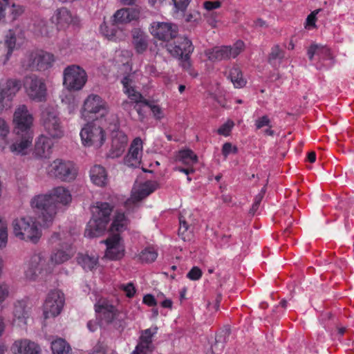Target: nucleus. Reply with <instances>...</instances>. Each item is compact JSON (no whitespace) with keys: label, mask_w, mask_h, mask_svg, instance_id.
Here are the masks:
<instances>
[{"label":"nucleus","mask_w":354,"mask_h":354,"mask_svg":"<svg viewBox=\"0 0 354 354\" xmlns=\"http://www.w3.org/2000/svg\"><path fill=\"white\" fill-rule=\"evenodd\" d=\"M75 240L69 232L53 233L49 243L57 248L52 251L49 259L46 253L41 250L31 252L24 261L22 279L31 283L46 280L54 270V267L68 261L75 254L72 244Z\"/></svg>","instance_id":"obj_1"},{"label":"nucleus","mask_w":354,"mask_h":354,"mask_svg":"<svg viewBox=\"0 0 354 354\" xmlns=\"http://www.w3.org/2000/svg\"><path fill=\"white\" fill-rule=\"evenodd\" d=\"M140 11L136 8H122L113 16L112 23L109 25L104 22L100 25V32L109 40L120 41L127 37L126 31L120 25L136 20L139 17Z\"/></svg>","instance_id":"obj_2"},{"label":"nucleus","mask_w":354,"mask_h":354,"mask_svg":"<svg viewBox=\"0 0 354 354\" xmlns=\"http://www.w3.org/2000/svg\"><path fill=\"white\" fill-rule=\"evenodd\" d=\"M112 207L108 203L97 202L92 207V218L88 221L84 235L88 238L102 235L110 221Z\"/></svg>","instance_id":"obj_3"},{"label":"nucleus","mask_w":354,"mask_h":354,"mask_svg":"<svg viewBox=\"0 0 354 354\" xmlns=\"http://www.w3.org/2000/svg\"><path fill=\"white\" fill-rule=\"evenodd\" d=\"M14 236L19 240L36 244L40 240L42 232L36 220L28 216L17 217L12 221Z\"/></svg>","instance_id":"obj_4"},{"label":"nucleus","mask_w":354,"mask_h":354,"mask_svg":"<svg viewBox=\"0 0 354 354\" xmlns=\"http://www.w3.org/2000/svg\"><path fill=\"white\" fill-rule=\"evenodd\" d=\"M121 82L123 85L124 92L133 102L136 104L135 108L140 119L144 118L142 106L149 107L153 116L158 120H160L164 117V112L160 106L149 103L143 99L142 95L138 91H136L131 75L124 77Z\"/></svg>","instance_id":"obj_5"},{"label":"nucleus","mask_w":354,"mask_h":354,"mask_svg":"<svg viewBox=\"0 0 354 354\" xmlns=\"http://www.w3.org/2000/svg\"><path fill=\"white\" fill-rule=\"evenodd\" d=\"M31 209L38 214L44 227L50 226L57 213L48 192L34 196L30 201Z\"/></svg>","instance_id":"obj_6"},{"label":"nucleus","mask_w":354,"mask_h":354,"mask_svg":"<svg viewBox=\"0 0 354 354\" xmlns=\"http://www.w3.org/2000/svg\"><path fill=\"white\" fill-rule=\"evenodd\" d=\"M24 91L28 98L36 102H45L48 96L45 80L37 75H26L23 80Z\"/></svg>","instance_id":"obj_7"},{"label":"nucleus","mask_w":354,"mask_h":354,"mask_svg":"<svg viewBox=\"0 0 354 354\" xmlns=\"http://www.w3.org/2000/svg\"><path fill=\"white\" fill-rule=\"evenodd\" d=\"M54 55L43 50H35L27 53L21 62L25 70L43 71L53 66Z\"/></svg>","instance_id":"obj_8"},{"label":"nucleus","mask_w":354,"mask_h":354,"mask_svg":"<svg viewBox=\"0 0 354 354\" xmlns=\"http://www.w3.org/2000/svg\"><path fill=\"white\" fill-rule=\"evenodd\" d=\"M80 136L82 144L86 147L100 148L106 141L104 129L96 122H88L81 129Z\"/></svg>","instance_id":"obj_9"},{"label":"nucleus","mask_w":354,"mask_h":354,"mask_svg":"<svg viewBox=\"0 0 354 354\" xmlns=\"http://www.w3.org/2000/svg\"><path fill=\"white\" fill-rule=\"evenodd\" d=\"M167 50L173 56L178 58L183 68L188 70L191 67L190 55L194 50L192 41L186 37H178L174 44H167Z\"/></svg>","instance_id":"obj_10"},{"label":"nucleus","mask_w":354,"mask_h":354,"mask_svg":"<svg viewBox=\"0 0 354 354\" xmlns=\"http://www.w3.org/2000/svg\"><path fill=\"white\" fill-rule=\"evenodd\" d=\"M307 54L318 70L330 68L335 64V57L326 46L313 44L308 49Z\"/></svg>","instance_id":"obj_11"},{"label":"nucleus","mask_w":354,"mask_h":354,"mask_svg":"<svg viewBox=\"0 0 354 354\" xmlns=\"http://www.w3.org/2000/svg\"><path fill=\"white\" fill-rule=\"evenodd\" d=\"M87 82L85 70L78 65L72 64L63 71V84L69 91L81 90Z\"/></svg>","instance_id":"obj_12"},{"label":"nucleus","mask_w":354,"mask_h":354,"mask_svg":"<svg viewBox=\"0 0 354 354\" xmlns=\"http://www.w3.org/2000/svg\"><path fill=\"white\" fill-rule=\"evenodd\" d=\"M47 172L62 181L71 182L77 177V168L71 161L56 159L49 165Z\"/></svg>","instance_id":"obj_13"},{"label":"nucleus","mask_w":354,"mask_h":354,"mask_svg":"<svg viewBox=\"0 0 354 354\" xmlns=\"http://www.w3.org/2000/svg\"><path fill=\"white\" fill-rule=\"evenodd\" d=\"M65 304L64 294L58 289L50 290L43 304V315L45 319L57 317L62 311Z\"/></svg>","instance_id":"obj_14"},{"label":"nucleus","mask_w":354,"mask_h":354,"mask_svg":"<svg viewBox=\"0 0 354 354\" xmlns=\"http://www.w3.org/2000/svg\"><path fill=\"white\" fill-rule=\"evenodd\" d=\"M42 125L46 133L53 138H60L64 136V129L54 107H46L41 113Z\"/></svg>","instance_id":"obj_15"},{"label":"nucleus","mask_w":354,"mask_h":354,"mask_svg":"<svg viewBox=\"0 0 354 354\" xmlns=\"http://www.w3.org/2000/svg\"><path fill=\"white\" fill-rule=\"evenodd\" d=\"M244 43L239 40L232 46L214 47L205 51V56L211 62L222 61L236 57L244 49Z\"/></svg>","instance_id":"obj_16"},{"label":"nucleus","mask_w":354,"mask_h":354,"mask_svg":"<svg viewBox=\"0 0 354 354\" xmlns=\"http://www.w3.org/2000/svg\"><path fill=\"white\" fill-rule=\"evenodd\" d=\"M109 111L107 102L100 96L95 94L89 95L84 102L81 110V118L86 119L89 113L99 115L101 118L105 117Z\"/></svg>","instance_id":"obj_17"},{"label":"nucleus","mask_w":354,"mask_h":354,"mask_svg":"<svg viewBox=\"0 0 354 354\" xmlns=\"http://www.w3.org/2000/svg\"><path fill=\"white\" fill-rule=\"evenodd\" d=\"M158 187V184L154 180H147L143 183L136 182L132 189L131 195L125 203L127 209L131 206L136 207V204L149 196Z\"/></svg>","instance_id":"obj_18"},{"label":"nucleus","mask_w":354,"mask_h":354,"mask_svg":"<svg viewBox=\"0 0 354 354\" xmlns=\"http://www.w3.org/2000/svg\"><path fill=\"white\" fill-rule=\"evenodd\" d=\"M149 31L153 37L169 41L170 39L176 38L178 28L177 25L171 22L155 21L150 24Z\"/></svg>","instance_id":"obj_19"},{"label":"nucleus","mask_w":354,"mask_h":354,"mask_svg":"<svg viewBox=\"0 0 354 354\" xmlns=\"http://www.w3.org/2000/svg\"><path fill=\"white\" fill-rule=\"evenodd\" d=\"M33 121V115L26 105L20 104L17 106L13 114V123L15 125L17 135L26 131H32L31 127Z\"/></svg>","instance_id":"obj_20"},{"label":"nucleus","mask_w":354,"mask_h":354,"mask_svg":"<svg viewBox=\"0 0 354 354\" xmlns=\"http://www.w3.org/2000/svg\"><path fill=\"white\" fill-rule=\"evenodd\" d=\"M143 147L144 142L141 138L136 137L133 138L130 143L127 154L123 158L124 165L132 168L139 167L142 163Z\"/></svg>","instance_id":"obj_21"},{"label":"nucleus","mask_w":354,"mask_h":354,"mask_svg":"<svg viewBox=\"0 0 354 354\" xmlns=\"http://www.w3.org/2000/svg\"><path fill=\"white\" fill-rule=\"evenodd\" d=\"M102 243L106 245L105 258L116 261L121 259L124 256V245L120 234H113L105 241H102Z\"/></svg>","instance_id":"obj_22"},{"label":"nucleus","mask_w":354,"mask_h":354,"mask_svg":"<svg viewBox=\"0 0 354 354\" xmlns=\"http://www.w3.org/2000/svg\"><path fill=\"white\" fill-rule=\"evenodd\" d=\"M128 142V136L124 131L119 129L113 131L111 145L107 156L113 159L120 157L124 153Z\"/></svg>","instance_id":"obj_23"},{"label":"nucleus","mask_w":354,"mask_h":354,"mask_svg":"<svg viewBox=\"0 0 354 354\" xmlns=\"http://www.w3.org/2000/svg\"><path fill=\"white\" fill-rule=\"evenodd\" d=\"M53 205H56V212H59L62 208L67 207L72 202L71 191L64 186H57L52 188L48 192Z\"/></svg>","instance_id":"obj_24"},{"label":"nucleus","mask_w":354,"mask_h":354,"mask_svg":"<svg viewBox=\"0 0 354 354\" xmlns=\"http://www.w3.org/2000/svg\"><path fill=\"white\" fill-rule=\"evenodd\" d=\"M21 86V80L17 78L0 80V103L4 100L11 102Z\"/></svg>","instance_id":"obj_25"},{"label":"nucleus","mask_w":354,"mask_h":354,"mask_svg":"<svg viewBox=\"0 0 354 354\" xmlns=\"http://www.w3.org/2000/svg\"><path fill=\"white\" fill-rule=\"evenodd\" d=\"M95 310L97 316L105 323H112L119 316L116 308L104 299H100L95 304Z\"/></svg>","instance_id":"obj_26"},{"label":"nucleus","mask_w":354,"mask_h":354,"mask_svg":"<svg viewBox=\"0 0 354 354\" xmlns=\"http://www.w3.org/2000/svg\"><path fill=\"white\" fill-rule=\"evenodd\" d=\"M157 327L147 328L142 332L140 341L131 354H150L153 349V336L157 333Z\"/></svg>","instance_id":"obj_27"},{"label":"nucleus","mask_w":354,"mask_h":354,"mask_svg":"<svg viewBox=\"0 0 354 354\" xmlns=\"http://www.w3.org/2000/svg\"><path fill=\"white\" fill-rule=\"evenodd\" d=\"M53 145L50 138L41 135L35 140L32 156L38 159L49 158L53 153Z\"/></svg>","instance_id":"obj_28"},{"label":"nucleus","mask_w":354,"mask_h":354,"mask_svg":"<svg viewBox=\"0 0 354 354\" xmlns=\"http://www.w3.org/2000/svg\"><path fill=\"white\" fill-rule=\"evenodd\" d=\"M19 139L10 146V150L15 155H27L32 147L33 132L26 131L17 135Z\"/></svg>","instance_id":"obj_29"},{"label":"nucleus","mask_w":354,"mask_h":354,"mask_svg":"<svg viewBox=\"0 0 354 354\" xmlns=\"http://www.w3.org/2000/svg\"><path fill=\"white\" fill-rule=\"evenodd\" d=\"M13 324L22 327L27 324L30 316V308L28 306V299L18 300L14 304Z\"/></svg>","instance_id":"obj_30"},{"label":"nucleus","mask_w":354,"mask_h":354,"mask_svg":"<svg viewBox=\"0 0 354 354\" xmlns=\"http://www.w3.org/2000/svg\"><path fill=\"white\" fill-rule=\"evenodd\" d=\"M52 19L59 28H64L70 26H77L80 23L79 18L77 16L73 15L65 8L57 9Z\"/></svg>","instance_id":"obj_31"},{"label":"nucleus","mask_w":354,"mask_h":354,"mask_svg":"<svg viewBox=\"0 0 354 354\" xmlns=\"http://www.w3.org/2000/svg\"><path fill=\"white\" fill-rule=\"evenodd\" d=\"M16 45V37L12 30L5 37L3 43H0V64L5 65L10 59Z\"/></svg>","instance_id":"obj_32"},{"label":"nucleus","mask_w":354,"mask_h":354,"mask_svg":"<svg viewBox=\"0 0 354 354\" xmlns=\"http://www.w3.org/2000/svg\"><path fill=\"white\" fill-rule=\"evenodd\" d=\"M11 349L14 354H39L40 352L39 345L28 339L16 340Z\"/></svg>","instance_id":"obj_33"},{"label":"nucleus","mask_w":354,"mask_h":354,"mask_svg":"<svg viewBox=\"0 0 354 354\" xmlns=\"http://www.w3.org/2000/svg\"><path fill=\"white\" fill-rule=\"evenodd\" d=\"M90 178L92 183L98 187H104L108 183L107 172L101 165H94L91 168Z\"/></svg>","instance_id":"obj_34"},{"label":"nucleus","mask_w":354,"mask_h":354,"mask_svg":"<svg viewBox=\"0 0 354 354\" xmlns=\"http://www.w3.org/2000/svg\"><path fill=\"white\" fill-rule=\"evenodd\" d=\"M99 257L95 253H79L77 261L85 270H93L98 264Z\"/></svg>","instance_id":"obj_35"},{"label":"nucleus","mask_w":354,"mask_h":354,"mask_svg":"<svg viewBox=\"0 0 354 354\" xmlns=\"http://www.w3.org/2000/svg\"><path fill=\"white\" fill-rule=\"evenodd\" d=\"M129 220L123 212H115L111 224L110 231L114 234H120L127 229Z\"/></svg>","instance_id":"obj_36"},{"label":"nucleus","mask_w":354,"mask_h":354,"mask_svg":"<svg viewBox=\"0 0 354 354\" xmlns=\"http://www.w3.org/2000/svg\"><path fill=\"white\" fill-rule=\"evenodd\" d=\"M175 161L187 167H193L198 162V156L191 149H185L176 154Z\"/></svg>","instance_id":"obj_37"},{"label":"nucleus","mask_w":354,"mask_h":354,"mask_svg":"<svg viewBox=\"0 0 354 354\" xmlns=\"http://www.w3.org/2000/svg\"><path fill=\"white\" fill-rule=\"evenodd\" d=\"M132 37L136 51L138 53H143L147 48V36L140 29L135 28L132 31Z\"/></svg>","instance_id":"obj_38"},{"label":"nucleus","mask_w":354,"mask_h":354,"mask_svg":"<svg viewBox=\"0 0 354 354\" xmlns=\"http://www.w3.org/2000/svg\"><path fill=\"white\" fill-rule=\"evenodd\" d=\"M53 354H71L70 345L63 339L59 338L51 343Z\"/></svg>","instance_id":"obj_39"},{"label":"nucleus","mask_w":354,"mask_h":354,"mask_svg":"<svg viewBox=\"0 0 354 354\" xmlns=\"http://www.w3.org/2000/svg\"><path fill=\"white\" fill-rule=\"evenodd\" d=\"M229 77L236 88H242L246 84L241 70L236 66H234L230 69Z\"/></svg>","instance_id":"obj_40"},{"label":"nucleus","mask_w":354,"mask_h":354,"mask_svg":"<svg viewBox=\"0 0 354 354\" xmlns=\"http://www.w3.org/2000/svg\"><path fill=\"white\" fill-rule=\"evenodd\" d=\"M180 226L178 229V236L184 241H189L193 237L192 230L188 225L182 215L179 217Z\"/></svg>","instance_id":"obj_41"},{"label":"nucleus","mask_w":354,"mask_h":354,"mask_svg":"<svg viewBox=\"0 0 354 354\" xmlns=\"http://www.w3.org/2000/svg\"><path fill=\"white\" fill-rule=\"evenodd\" d=\"M157 257V250L152 246L145 248L138 255L139 260L143 263H151L156 259Z\"/></svg>","instance_id":"obj_42"},{"label":"nucleus","mask_w":354,"mask_h":354,"mask_svg":"<svg viewBox=\"0 0 354 354\" xmlns=\"http://www.w3.org/2000/svg\"><path fill=\"white\" fill-rule=\"evenodd\" d=\"M25 12V8L19 4L12 3L9 7V14L6 17L7 22H13L17 20Z\"/></svg>","instance_id":"obj_43"},{"label":"nucleus","mask_w":354,"mask_h":354,"mask_svg":"<svg viewBox=\"0 0 354 354\" xmlns=\"http://www.w3.org/2000/svg\"><path fill=\"white\" fill-rule=\"evenodd\" d=\"M283 57V53L279 46H275L271 49L269 55V63L274 67L279 66Z\"/></svg>","instance_id":"obj_44"},{"label":"nucleus","mask_w":354,"mask_h":354,"mask_svg":"<svg viewBox=\"0 0 354 354\" xmlns=\"http://www.w3.org/2000/svg\"><path fill=\"white\" fill-rule=\"evenodd\" d=\"M8 240V224L6 221L0 218V248L6 247Z\"/></svg>","instance_id":"obj_45"},{"label":"nucleus","mask_w":354,"mask_h":354,"mask_svg":"<svg viewBox=\"0 0 354 354\" xmlns=\"http://www.w3.org/2000/svg\"><path fill=\"white\" fill-rule=\"evenodd\" d=\"M131 56L132 53L131 51L127 50H122L116 52L115 59L118 63L126 65L129 64Z\"/></svg>","instance_id":"obj_46"},{"label":"nucleus","mask_w":354,"mask_h":354,"mask_svg":"<svg viewBox=\"0 0 354 354\" xmlns=\"http://www.w3.org/2000/svg\"><path fill=\"white\" fill-rule=\"evenodd\" d=\"M62 102L68 105V109L70 113H73L78 106V101L72 95L62 99Z\"/></svg>","instance_id":"obj_47"},{"label":"nucleus","mask_w":354,"mask_h":354,"mask_svg":"<svg viewBox=\"0 0 354 354\" xmlns=\"http://www.w3.org/2000/svg\"><path fill=\"white\" fill-rule=\"evenodd\" d=\"M225 342V337L224 335H218L216 336V342L212 346L214 353L218 354L221 352L224 348V342Z\"/></svg>","instance_id":"obj_48"},{"label":"nucleus","mask_w":354,"mask_h":354,"mask_svg":"<svg viewBox=\"0 0 354 354\" xmlns=\"http://www.w3.org/2000/svg\"><path fill=\"white\" fill-rule=\"evenodd\" d=\"M234 125V122L232 120H228L222 126H221V127L217 130V132L219 135L227 136L230 135Z\"/></svg>","instance_id":"obj_49"},{"label":"nucleus","mask_w":354,"mask_h":354,"mask_svg":"<svg viewBox=\"0 0 354 354\" xmlns=\"http://www.w3.org/2000/svg\"><path fill=\"white\" fill-rule=\"evenodd\" d=\"M319 12V10H315L313 11L306 18L305 28L311 30L316 27L315 23L317 21V15Z\"/></svg>","instance_id":"obj_50"},{"label":"nucleus","mask_w":354,"mask_h":354,"mask_svg":"<svg viewBox=\"0 0 354 354\" xmlns=\"http://www.w3.org/2000/svg\"><path fill=\"white\" fill-rule=\"evenodd\" d=\"M119 288L129 298L133 297L136 293V288L132 283L120 284Z\"/></svg>","instance_id":"obj_51"},{"label":"nucleus","mask_w":354,"mask_h":354,"mask_svg":"<svg viewBox=\"0 0 354 354\" xmlns=\"http://www.w3.org/2000/svg\"><path fill=\"white\" fill-rule=\"evenodd\" d=\"M271 122L268 115H263L254 122V125L257 129H260L264 127H272Z\"/></svg>","instance_id":"obj_52"},{"label":"nucleus","mask_w":354,"mask_h":354,"mask_svg":"<svg viewBox=\"0 0 354 354\" xmlns=\"http://www.w3.org/2000/svg\"><path fill=\"white\" fill-rule=\"evenodd\" d=\"M237 148L233 146L230 142H225L222 147V154L226 158L231 153H236Z\"/></svg>","instance_id":"obj_53"},{"label":"nucleus","mask_w":354,"mask_h":354,"mask_svg":"<svg viewBox=\"0 0 354 354\" xmlns=\"http://www.w3.org/2000/svg\"><path fill=\"white\" fill-rule=\"evenodd\" d=\"M9 6V0H0V22L7 23L6 7Z\"/></svg>","instance_id":"obj_54"},{"label":"nucleus","mask_w":354,"mask_h":354,"mask_svg":"<svg viewBox=\"0 0 354 354\" xmlns=\"http://www.w3.org/2000/svg\"><path fill=\"white\" fill-rule=\"evenodd\" d=\"M202 276V271L196 266L193 267L191 270L187 273V277L190 280L196 281L201 279Z\"/></svg>","instance_id":"obj_55"},{"label":"nucleus","mask_w":354,"mask_h":354,"mask_svg":"<svg viewBox=\"0 0 354 354\" xmlns=\"http://www.w3.org/2000/svg\"><path fill=\"white\" fill-rule=\"evenodd\" d=\"M221 3L219 1H205L203 3V8L205 10L208 12L213 11L216 9H218L221 7Z\"/></svg>","instance_id":"obj_56"},{"label":"nucleus","mask_w":354,"mask_h":354,"mask_svg":"<svg viewBox=\"0 0 354 354\" xmlns=\"http://www.w3.org/2000/svg\"><path fill=\"white\" fill-rule=\"evenodd\" d=\"M10 292L9 286L6 283H0V303L4 301Z\"/></svg>","instance_id":"obj_57"},{"label":"nucleus","mask_w":354,"mask_h":354,"mask_svg":"<svg viewBox=\"0 0 354 354\" xmlns=\"http://www.w3.org/2000/svg\"><path fill=\"white\" fill-rule=\"evenodd\" d=\"M10 132V129L6 122L0 118V138H5Z\"/></svg>","instance_id":"obj_58"},{"label":"nucleus","mask_w":354,"mask_h":354,"mask_svg":"<svg viewBox=\"0 0 354 354\" xmlns=\"http://www.w3.org/2000/svg\"><path fill=\"white\" fill-rule=\"evenodd\" d=\"M157 299L151 295H147L143 297V303L149 306H154L157 304Z\"/></svg>","instance_id":"obj_59"},{"label":"nucleus","mask_w":354,"mask_h":354,"mask_svg":"<svg viewBox=\"0 0 354 354\" xmlns=\"http://www.w3.org/2000/svg\"><path fill=\"white\" fill-rule=\"evenodd\" d=\"M265 192V189L264 188H263L261 189V193L257 195L256 197H255V199H254V203H253V205H252V210L253 211H256L263 198V194Z\"/></svg>","instance_id":"obj_60"},{"label":"nucleus","mask_w":354,"mask_h":354,"mask_svg":"<svg viewBox=\"0 0 354 354\" xmlns=\"http://www.w3.org/2000/svg\"><path fill=\"white\" fill-rule=\"evenodd\" d=\"M86 326L90 332H95L98 328L99 323L97 320H90Z\"/></svg>","instance_id":"obj_61"},{"label":"nucleus","mask_w":354,"mask_h":354,"mask_svg":"<svg viewBox=\"0 0 354 354\" xmlns=\"http://www.w3.org/2000/svg\"><path fill=\"white\" fill-rule=\"evenodd\" d=\"M145 73L147 75H149L151 76H157L158 75V72L156 71V67L151 64H147L145 66Z\"/></svg>","instance_id":"obj_62"},{"label":"nucleus","mask_w":354,"mask_h":354,"mask_svg":"<svg viewBox=\"0 0 354 354\" xmlns=\"http://www.w3.org/2000/svg\"><path fill=\"white\" fill-rule=\"evenodd\" d=\"M160 305L162 308L171 309L172 308L173 302H172L171 299H170L169 298H165L163 300L160 301Z\"/></svg>","instance_id":"obj_63"},{"label":"nucleus","mask_w":354,"mask_h":354,"mask_svg":"<svg viewBox=\"0 0 354 354\" xmlns=\"http://www.w3.org/2000/svg\"><path fill=\"white\" fill-rule=\"evenodd\" d=\"M91 354H104V351L100 344H97L93 347Z\"/></svg>","instance_id":"obj_64"}]
</instances>
